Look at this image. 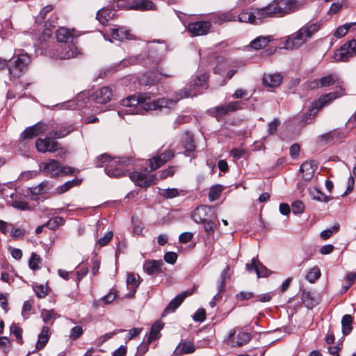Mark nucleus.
I'll return each mask as SVG.
<instances>
[{
  "label": "nucleus",
  "instance_id": "obj_1",
  "mask_svg": "<svg viewBox=\"0 0 356 356\" xmlns=\"http://www.w3.org/2000/svg\"><path fill=\"white\" fill-rule=\"evenodd\" d=\"M208 75L202 74L196 77L189 87L181 90L177 95L175 100L165 98L152 100L147 94H140L138 96H129L122 100L123 108L118 111V115L144 114L148 111H154L161 108H171L179 100L183 98L196 96L207 89Z\"/></svg>",
  "mask_w": 356,
  "mask_h": 356
},
{
  "label": "nucleus",
  "instance_id": "obj_2",
  "mask_svg": "<svg viewBox=\"0 0 356 356\" xmlns=\"http://www.w3.org/2000/svg\"><path fill=\"white\" fill-rule=\"evenodd\" d=\"M322 24L321 20L315 22H309L305 24L286 39L284 47L291 50L299 48L320 30Z\"/></svg>",
  "mask_w": 356,
  "mask_h": 356
},
{
  "label": "nucleus",
  "instance_id": "obj_3",
  "mask_svg": "<svg viewBox=\"0 0 356 356\" xmlns=\"http://www.w3.org/2000/svg\"><path fill=\"white\" fill-rule=\"evenodd\" d=\"M131 158H114L111 159L108 154H103L99 156L95 160L96 167H101V164L108 163L105 168V172L111 177H121L124 176L127 170L125 166L131 163Z\"/></svg>",
  "mask_w": 356,
  "mask_h": 356
},
{
  "label": "nucleus",
  "instance_id": "obj_4",
  "mask_svg": "<svg viewBox=\"0 0 356 356\" xmlns=\"http://www.w3.org/2000/svg\"><path fill=\"white\" fill-rule=\"evenodd\" d=\"M31 57L27 53L16 54L8 60V73L11 79H18L27 70Z\"/></svg>",
  "mask_w": 356,
  "mask_h": 356
},
{
  "label": "nucleus",
  "instance_id": "obj_5",
  "mask_svg": "<svg viewBox=\"0 0 356 356\" xmlns=\"http://www.w3.org/2000/svg\"><path fill=\"white\" fill-rule=\"evenodd\" d=\"M296 2L294 0H275L266 7L264 11L266 18L274 15H283L294 10Z\"/></svg>",
  "mask_w": 356,
  "mask_h": 356
},
{
  "label": "nucleus",
  "instance_id": "obj_6",
  "mask_svg": "<svg viewBox=\"0 0 356 356\" xmlns=\"http://www.w3.org/2000/svg\"><path fill=\"white\" fill-rule=\"evenodd\" d=\"M40 170L50 174L51 177L65 176L72 174L73 169L68 166H60L59 162L54 159H49L40 165Z\"/></svg>",
  "mask_w": 356,
  "mask_h": 356
},
{
  "label": "nucleus",
  "instance_id": "obj_7",
  "mask_svg": "<svg viewBox=\"0 0 356 356\" xmlns=\"http://www.w3.org/2000/svg\"><path fill=\"white\" fill-rule=\"evenodd\" d=\"M356 56V40H349L334 52V59L337 62H347Z\"/></svg>",
  "mask_w": 356,
  "mask_h": 356
},
{
  "label": "nucleus",
  "instance_id": "obj_8",
  "mask_svg": "<svg viewBox=\"0 0 356 356\" xmlns=\"http://www.w3.org/2000/svg\"><path fill=\"white\" fill-rule=\"evenodd\" d=\"M77 47L75 42L59 44L54 52L52 56L57 59H70L75 57L78 54Z\"/></svg>",
  "mask_w": 356,
  "mask_h": 356
},
{
  "label": "nucleus",
  "instance_id": "obj_9",
  "mask_svg": "<svg viewBox=\"0 0 356 356\" xmlns=\"http://www.w3.org/2000/svg\"><path fill=\"white\" fill-rule=\"evenodd\" d=\"M266 18L263 8H257L252 12L243 11L238 15V21L240 22L259 24Z\"/></svg>",
  "mask_w": 356,
  "mask_h": 356
},
{
  "label": "nucleus",
  "instance_id": "obj_10",
  "mask_svg": "<svg viewBox=\"0 0 356 356\" xmlns=\"http://www.w3.org/2000/svg\"><path fill=\"white\" fill-rule=\"evenodd\" d=\"M213 207L211 206L201 205L195 208L191 213L192 219L198 224H201L208 218L214 216Z\"/></svg>",
  "mask_w": 356,
  "mask_h": 356
},
{
  "label": "nucleus",
  "instance_id": "obj_11",
  "mask_svg": "<svg viewBox=\"0 0 356 356\" xmlns=\"http://www.w3.org/2000/svg\"><path fill=\"white\" fill-rule=\"evenodd\" d=\"M129 177L136 185L140 187L146 188L156 183L155 175H147L143 172L134 171L130 173Z\"/></svg>",
  "mask_w": 356,
  "mask_h": 356
},
{
  "label": "nucleus",
  "instance_id": "obj_12",
  "mask_svg": "<svg viewBox=\"0 0 356 356\" xmlns=\"http://www.w3.org/2000/svg\"><path fill=\"white\" fill-rule=\"evenodd\" d=\"M49 136L45 138H38L35 143V147L38 152L45 153L54 152L58 149L59 143Z\"/></svg>",
  "mask_w": 356,
  "mask_h": 356
},
{
  "label": "nucleus",
  "instance_id": "obj_13",
  "mask_svg": "<svg viewBox=\"0 0 356 356\" xmlns=\"http://www.w3.org/2000/svg\"><path fill=\"white\" fill-rule=\"evenodd\" d=\"M193 291H185L178 294L167 305L165 310L162 314V317L168 315L170 313L175 312V310L181 305L185 298L189 296H191Z\"/></svg>",
  "mask_w": 356,
  "mask_h": 356
},
{
  "label": "nucleus",
  "instance_id": "obj_14",
  "mask_svg": "<svg viewBox=\"0 0 356 356\" xmlns=\"http://www.w3.org/2000/svg\"><path fill=\"white\" fill-rule=\"evenodd\" d=\"M211 23L208 21H200L189 23L187 30L191 36H197L207 34L210 29Z\"/></svg>",
  "mask_w": 356,
  "mask_h": 356
},
{
  "label": "nucleus",
  "instance_id": "obj_15",
  "mask_svg": "<svg viewBox=\"0 0 356 356\" xmlns=\"http://www.w3.org/2000/svg\"><path fill=\"white\" fill-rule=\"evenodd\" d=\"M232 275V272H231L230 268L223 269L217 281V289L218 293L213 296V300L217 301L222 298L221 293L225 291L226 284L227 281L231 279Z\"/></svg>",
  "mask_w": 356,
  "mask_h": 356
},
{
  "label": "nucleus",
  "instance_id": "obj_16",
  "mask_svg": "<svg viewBox=\"0 0 356 356\" xmlns=\"http://www.w3.org/2000/svg\"><path fill=\"white\" fill-rule=\"evenodd\" d=\"M174 157V153L171 150H166L157 156H154L151 159H149V164L150 170H156L159 168L161 165L165 163L169 160Z\"/></svg>",
  "mask_w": 356,
  "mask_h": 356
},
{
  "label": "nucleus",
  "instance_id": "obj_17",
  "mask_svg": "<svg viewBox=\"0 0 356 356\" xmlns=\"http://www.w3.org/2000/svg\"><path fill=\"white\" fill-rule=\"evenodd\" d=\"M338 76L335 74H328L325 76L321 77L320 79H316L312 81L309 87L311 89H314L318 87H327L332 86L338 82Z\"/></svg>",
  "mask_w": 356,
  "mask_h": 356
},
{
  "label": "nucleus",
  "instance_id": "obj_18",
  "mask_svg": "<svg viewBox=\"0 0 356 356\" xmlns=\"http://www.w3.org/2000/svg\"><path fill=\"white\" fill-rule=\"evenodd\" d=\"M112 95L111 88L104 86L95 91L92 94V98L96 103L106 104L111 100Z\"/></svg>",
  "mask_w": 356,
  "mask_h": 356
},
{
  "label": "nucleus",
  "instance_id": "obj_19",
  "mask_svg": "<svg viewBox=\"0 0 356 356\" xmlns=\"http://www.w3.org/2000/svg\"><path fill=\"white\" fill-rule=\"evenodd\" d=\"M317 170V164L315 161H309L304 162L301 165L300 170L302 174V178L309 181L314 177L315 171Z\"/></svg>",
  "mask_w": 356,
  "mask_h": 356
},
{
  "label": "nucleus",
  "instance_id": "obj_20",
  "mask_svg": "<svg viewBox=\"0 0 356 356\" xmlns=\"http://www.w3.org/2000/svg\"><path fill=\"white\" fill-rule=\"evenodd\" d=\"M111 34L113 39L121 42L125 40H131L133 38V35L130 33V31L122 26L113 28L111 29Z\"/></svg>",
  "mask_w": 356,
  "mask_h": 356
},
{
  "label": "nucleus",
  "instance_id": "obj_21",
  "mask_svg": "<svg viewBox=\"0 0 356 356\" xmlns=\"http://www.w3.org/2000/svg\"><path fill=\"white\" fill-rule=\"evenodd\" d=\"M56 38L58 42L68 44L74 42V37L72 31L66 28L60 27L56 31Z\"/></svg>",
  "mask_w": 356,
  "mask_h": 356
},
{
  "label": "nucleus",
  "instance_id": "obj_22",
  "mask_svg": "<svg viewBox=\"0 0 356 356\" xmlns=\"http://www.w3.org/2000/svg\"><path fill=\"white\" fill-rule=\"evenodd\" d=\"M343 95V92L342 88H340L339 92H332L324 95H322L318 101L315 103V107H322L324 106L329 103H330L334 99L337 97H341Z\"/></svg>",
  "mask_w": 356,
  "mask_h": 356
},
{
  "label": "nucleus",
  "instance_id": "obj_23",
  "mask_svg": "<svg viewBox=\"0 0 356 356\" xmlns=\"http://www.w3.org/2000/svg\"><path fill=\"white\" fill-rule=\"evenodd\" d=\"M129 8L141 11L156 10L155 4L149 0H132Z\"/></svg>",
  "mask_w": 356,
  "mask_h": 356
},
{
  "label": "nucleus",
  "instance_id": "obj_24",
  "mask_svg": "<svg viewBox=\"0 0 356 356\" xmlns=\"http://www.w3.org/2000/svg\"><path fill=\"white\" fill-rule=\"evenodd\" d=\"M282 81V76L277 73L264 74L263 76L264 84L272 88L279 86Z\"/></svg>",
  "mask_w": 356,
  "mask_h": 356
},
{
  "label": "nucleus",
  "instance_id": "obj_25",
  "mask_svg": "<svg viewBox=\"0 0 356 356\" xmlns=\"http://www.w3.org/2000/svg\"><path fill=\"white\" fill-rule=\"evenodd\" d=\"M195 350V345L193 342L188 341H184L179 343L175 350L176 355H181L183 354H190Z\"/></svg>",
  "mask_w": 356,
  "mask_h": 356
},
{
  "label": "nucleus",
  "instance_id": "obj_26",
  "mask_svg": "<svg viewBox=\"0 0 356 356\" xmlns=\"http://www.w3.org/2000/svg\"><path fill=\"white\" fill-rule=\"evenodd\" d=\"M252 339L250 333L247 332H240L236 338H233L230 341L231 345L234 347H240L248 343Z\"/></svg>",
  "mask_w": 356,
  "mask_h": 356
},
{
  "label": "nucleus",
  "instance_id": "obj_27",
  "mask_svg": "<svg viewBox=\"0 0 356 356\" xmlns=\"http://www.w3.org/2000/svg\"><path fill=\"white\" fill-rule=\"evenodd\" d=\"M272 40L273 38L270 35L258 36L250 42V46L254 50H259L266 47Z\"/></svg>",
  "mask_w": 356,
  "mask_h": 356
},
{
  "label": "nucleus",
  "instance_id": "obj_28",
  "mask_svg": "<svg viewBox=\"0 0 356 356\" xmlns=\"http://www.w3.org/2000/svg\"><path fill=\"white\" fill-rule=\"evenodd\" d=\"M49 329L47 326H43L41 332L38 335V341L35 345V348L38 350H40L44 348L47 342L49 341Z\"/></svg>",
  "mask_w": 356,
  "mask_h": 356
},
{
  "label": "nucleus",
  "instance_id": "obj_29",
  "mask_svg": "<svg viewBox=\"0 0 356 356\" xmlns=\"http://www.w3.org/2000/svg\"><path fill=\"white\" fill-rule=\"evenodd\" d=\"M301 299L308 309H312L318 305V301L309 291L303 290L301 294Z\"/></svg>",
  "mask_w": 356,
  "mask_h": 356
},
{
  "label": "nucleus",
  "instance_id": "obj_30",
  "mask_svg": "<svg viewBox=\"0 0 356 356\" xmlns=\"http://www.w3.org/2000/svg\"><path fill=\"white\" fill-rule=\"evenodd\" d=\"M114 15L115 13L111 10L104 8L97 12L96 18L101 24H105L113 18Z\"/></svg>",
  "mask_w": 356,
  "mask_h": 356
},
{
  "label": "nucleus",
  "instance_id": "obj_31",
  "mask_svg": "<svg viewBox=\"0 0 356 356\" xmlns=\"http://www.w3.org/2000/svg\"><path fill=\"white\" fill-rule=\"evenodd\" d=\"M74 129V128L72 125L62 126L59 128L58 130L49 132L48 135L50 136H54V138H62L72 132Z\"/></svg>",
  "mask_w": 356,
  "mask_h": 356
},
{
  "label": "nucleus",
  "instance_id": "obj_32",
  "mask_svg": "<svg viewBox=\"0 0 356 356\" xmlns=\"http://www.w3.org/2000/svg\"><path fill=\"white\" fill-rule=\"evenodd\" d=\"M353 318L350 314H346L342 317L341 326L343 335H348L353 330Z\"/></svg>",
  "mask_w": 356,
  "mask_h": 356
},
{
  "label": "nucleus",
  "instance_id": "obj_33",
  "mask_svg": "<svg viewBox=\"0 0 356 356\" xmlns=\"http://www.w3.org/2000/svg\"><path fill=\"white\" fill-rule=\"evenodd\" d=\"M309 195L311 197L318 202H327L330 200V197L325 195L318 188L313 187L309 188Z\"/></svg>",
  "mask_w": 356,
  "mask_h": 356
},
{
  "label": "nucleus",
  "instance_id": "obj_34",
  "mask_svg": "<svg viewBox=\"0 0 356 356\" xmlns=\"http://www.w3.org/2000/svg\"><path fill=\"white\" fill-rule=\"evenodd\" d=\"M235 18L236 15L230 10L219 14L216 18L213 19V22L215 24H220L225 22L235 21Z\"/></svg>",
  "mask_w": 356,
  "mask_h": 356
},
{
  "label": "nucleus",
  "instance_id": "obj_35",
  "mask_svg": "<svg viewBox=\"0 0 356 356\" xmlns=\"http://www.w3.org/2000/svg\"><path fill=\"white\" fill-rule=\"evenodd\" d=\"M163 324L159 321L155 322L150 330L149 335L148 337L147 341H152L155 340L159 337V332L163 328Z\"/></svg>",
  "mask_w": 356,
  "mask_h": 356
},
{
  "label": "nucleus",
  "instance_id": "obj_36",
  "mask_svg": "<svg viewBox=\"0 0 356 356\" xmlns=\"http://www.w3.org/2000/svg\"><path fill=\"white\" fill-rule=\"evenodd\" d=\"M10 334L15 337L17 342L22 345L24 343L22 338V328H21L17 324L13 323L10 327Z\"/></svg>",
  "mask_w": 356,
  "mask_h": 356
},
{
  "label": "nucleus",
  "instance_id": "obj_37",
  "mask_svg": "<svg viewBox=\"0 0 356 356\" xmlns=\"http://www.w3.org/2000/svg\"><path fill=\"white\" fill-rule=\"evenodd\" d=\"M224 187L220 184L213 185L210 188L209 193V199L211 202H213L218 200L221 193L222 192Z\"/></svg>",
  "mask_w": 356,
  "mask_h": 356
},
{
  "label": "nucleus",
  "instance_id": "obj_38",
  "mask_svg": "<svg viewBox=\"0 0 356 356\" xmlns=\"http://www.w3.org/2000/svg\"><path fill=\"white\" fill-rule=\"evenodd\" d=\"M81 183V180H79L77 179H74L71 181H66L63 185L60 186L56 188V191L59 194L64 193L69 191L71 188L73 186L79 185Z\"/></svg>",
  "mask_w": 356,
  "mask_h": 356
},
{
  "label": "nucleus",
  "instance_id": "obj_39",
  "mask_svg": "<svg viewBox=\"0 0 356 356\" xmlns=\"http://www.w3.org/2000/svg\"><path fill=\"white\" fill-rule=\"evenodd\" d=\"M201 224L204 226V231L208 234H213L215 230L217 229L219 225V221L217 220L216 222L211 220L210 218H208L205 220V222H202Z\"/></svg>",
  "mask_w": 356,
  "mask_h": 356
},
{
  "label": "nucleus",
  "instance_id": "obj_40",
  "mask_svg": "<svg viewBox=\"0 0 356 356\" xmlns=\"http://www.w3.org/2000/svg\"><path fill=\"white\" fill-rule=\"evenodd\" d=\"M247 270L250 273H255L258 279L267 278L273 274V271L269 268H247Z\"/></svg>",
  "mask_w": 356,
  "mask_h": 356
},
{
  "label": "nucleus",
  "instance_id": "obj_41",
  "mask_svg": "<svg viewBox=\"0 0 356 356\" xmlns=\"http://www.w3.org/2000/svg\"><path fill=\"white\" fill-rule=\"evenodd\" d=\"M63 222L64 220L63 218L60 216H56L54 218L49 219L46 223H44V225L46 226V227H48L51 230H55L59 226L62 225L63 224Z\"/></svg>",
  "mask_w": 356,
  "mask_h": 356
},
{
  "label": "nucleus",
  "instance_id": "obj_42",
  "mask_svg": "<svg viewBox=\"0 0 356 356\" xmlns=\"http://www.w3.org/2000/svg\"><path fill=\"white\" fill-rule=\"evenodd\" d=\"M353 25H356V22L346 23L342 26H339L334 32V35L337 38L343 37Z\"/></svg>",
  "mask_w": 356,
  "mask_h": 356
},
{
  "label": "nucleus",
  "instance_id": "obj_43",
  "mask_svg": "<svg viewBox=\"0 0 356 356\" xmlns=\"http://www.w3.org/2000/svg\"><path fill=\"white\" fill-rule=\"evenodd\" d=\"M209 113L211 115L216 117V118H219L222 115H226L228 113L225 105L218 106L216 107L212 108L209 110Z\"/></svg>",
  "mask_w": 356,
  "mask_h": 356
},
{
  "label": "nucleus",
  "instance_id": "obj_44",
  "mask_svg": "<svg viewBox=\"0 0 356 356\" xmlns=\"http://www.w3.org/2000/svg\"><path fill=\"white\" fill-rule=\"evenodd\" d=\"M52 10L53 6L51 5H47L44 7L40 12L39 15L36 17L35 22L38 24L42 23L45 19L47 15L51 12Z\"/></svg>",
  "mask_w": 356,
  "mask_h": 356
},
{
  "label": "nucleus",
  "instance_id": "obj_45",
  "mask_svg": "<svg viewBox=\"0 0 356 356\" xmlns=\"http://www.w3.org/2000/svg\"><path fill=\"white\" fill-rule=\"evenodd\" d=\"M159 195L165 198H174L179 195V191L177 188L160 189Z\"/></svg>",
  "mask_w": 356,
  "mask_h": 356
},
{
  "label": "nucleus",
  "instance_id": "obj_46",
  "mask_svg": "<svg viewBox=\"0 0 356 356\" xmlns=\"http://www.w3.org/2000/svg\"><path fill=\"white\" fill-rule=\"evenodd\" d=\"M320 268H311L310 270L306 274V279L311 283H314L321 276Z\"/></svg>",
  "mask_w": 356,
  "mask_h": 356
},
{
  "label": "nucleus",
  "instance_id": "obj_47",
  "mask_svg": "<svg viewBox=\"0 0 356 356\" xmlns=\"http://www.w3.org/2000/svg\"><path fill=\"white\" fill-rule=\"evenodd\" d=\"M184 145L186 150L190 152H193L195 149V145L194 144L193 136L189 134L188 133L186 134V138L184 140Z\"/></svg>",
  "mask_w": 356,
  "mask_h": 356
},
{
  "label": "nucleus",
  "instance_id": "obj_48",
  "mask_svg": "<svg viewBox=\"0 0 356 356\" xmlns=\"http://www.w3.org/2000/svg\"><path fill=\"white\" fill-rule=\"evenodd\" d=\"M37 131L35 130V127L33 126H31L26 128L22 134L21 138L23 139H30L33 137L37 136Z\"/></svg>",
  "mask_w": 356,
  "mask_h": 356
},
{
  "label": "nucleus",
  "instance_id": "obj_49",
  "mask_svg": "<svg viewBox=\"0 0 356 356\" xmlns=\"http://www.w3.org/2000/svg\"><path fill=\"white\" fill-rule=\"evenodd\" d=\"M42 259L40 255L32 252L29 260V267H38L39 265L42 264Z\"/></svg>",
  "mask_w": 356,
  "mask_h": 356
},
{
  "label": "nucleus",
  "instance_id": "obj_50",
  "mask_svg": "<svg viewBox=\"0 0 356 356\" xmlns=\"http://www.w3.org/2000/svg\"><path fill=\"white\" fill-rule=\"evenodd\" d=\"M88 272V268H81L78 271L72 270L71 277H72V280L76 282H79L83 279L84 276L87 275Z\"/></svg>",
  "mask_w": 356,
  "mask_h": 356
},
{
  "label": "nucleus",
  "instance_id": "obj_51",
  "mask_svg": "<svg viewBox=\"0 0 356 356\" xmlns=\"http://www.w3.org/2000/svg\"><path fill=\"white\" fill-rule=\"evenodd\" d=\"M113 233L112 232H106V234L103 237L100 238L97 241V245H98L99 247L105 246L111 241V240L113 238Z\"/></svg>",
  "mask_w": 356,
  "mask_h": 356
},
{
  "label": "nucleus",
  "instance_id": "obj_52",
  "mask_svg": "<svg viewBox=\"0 0 356 356\" xmlns=\"http://www.w3.org/2000/svg\"><path fill=\"white\" fill-rule=\"evenodd\" d=\"M83 333L82 327L77 325L72 327L70 330V338L72 340H76L80 337Z\"/></svg>",
  "mask_w": 356,
  "mask_h": 356
},
{
  "label": "nucleus",
  "instance_id": "obj_53",
  "mask_svg": "<svg viewBox=\"0 0 356 356\" xmlns=\"http://www.w3.org/2000/svg\"><path fill=\"white\" fill-rule=\"evenodd\" d=\"M55 312L54 310L43 309L41 313V316L45 323H49L52 319H55Z\"/></svg>",
  "mask_w": 356,
  "mask_h": 356
},
{
  "label": "nucleus",
  "instance_id": "obj_54",
  "mask_svg": "<svg viewBox=\"0 0 356 356\" xmlns=\"http://www.w3.org/2000/svg\"><path fill=\"white\" fill-rule=\"evenodd\" d=\"M292 211L295 214H300L305 210V205L302 202L297 200L292 204Z\"/></svg>",
  "mask_w": 356,
  "mask_h": 356
},
{
  "label": "nucleus",
  "instance_id": "obj_55",
  "mask_svg": "<svg viewBox=\"0 0 356 356\" xmlns=\"http://www.w3.org/2000/svg\"><path fill=\"white\" fill-rule=\"evenodd\" d=\"M33 291L37 297L40 298H44L47 295V289L42 284L34 286Z\"/></svg>",
  "mask_w": 356,
  "mask_h": 356
},
{
  "label": "nucleus",
  "instance_id": "obj_56",
  "mask_svg": "<svg viewBox=\"0 0 356 356\" xmlns=\"http://www.w3.org/2000/svg\"><path fill=\"white\" fill-rule=\"evenodd\" d=\"M12 206L14 208L22 211H26L29 209V204L25 201L15 200L12 202Z\"/></svg>",
  "mask_w": 356,
  "mask_h": 356
},
{
  "label": "nucleus",
  "instance_id": "obj_57",
  "mask_svg": "<svg viewBox=\"0 0 356 356\" xmlns=\"http://www.w3.org/2000/svg\"><path fill=\"white\" fill-rule=\"evenodd\" d=\"M193 318L196 322H203L206 318V312L204 309H198L194 314Z\"/></svg>",
  "mask_w": 356,
  "mask_h": 356
},
{
  "label": "nucleus",
  "instance_id": "obj_58",
  "mask_svg": "<svg viewBox=\"0 0 356 356\" xmlns=\"http://www.w3.org/2000/svg\"><path fill=\"white\" fill-rule=\"evenodd\" d=\"M127 285L130 287V289H133L134 290H135L138 286L136 275L132 273L128 275L127 278Z\"/></svg>",
  "mask_w": 356,
  "mask_h": 356
},
{
  "label": "nucleus",
  "instance_id": "obj_59",
  "mask_svg": "<svg viewBox=\"0 0 356 356\" xmlns=\"http://www.w3.org/2000/svg\"><path fill=\"white\" fill-rule=\"evenodd\" d=\"M32 309L31 303L29 301H25L23 304L22 315L24 319H27L29 317L30 312Z\"/></svg>",
  "mask_w": 356,
  "mask_h": 356
},
{
  "label": "nucleus",
  "instance_id": "obj_60",
  "mask_svg": "<svg viewBox=\"0 0 356 356\" xmlns=\"http://www.w3.org/2000/svg\"><path fill=\"white\" fill-rule=\"evenodd\" d=\"M241 103L239 101L232 102L228 103L227 104H225L228 113L241 109Z\"/></svg>",
  "mask_w": 356,
  "mask_h": 356
},
{
  "label": "nucleus",
  "instance_id": "obj_61",
  "mask_svg": "<svg viewBox=\"0 0 356 356\" xmlns=\"http://www.w3.org/2000/svg\"><path fill=\"white\" fill-rule=\"evenodd\" d=\"M176 168L175 166H169L166 170L160 172L159 178L165 179L168 177H172L175 172Z\"/></svg>",
  "mask_w": 356,
  "mask_h": 356
},
{
  "label": "nucleus",
  "instance_id": "obj_62",
  "mask_svg": "<svg viewBox=\"0 0 356 356\" xmlns=\"http://www.w3.org/2000/svg\"><path fill=\"white\" fill-rule=\"evenodd\" d=\"M177 259V254L175 252H168L164 255L165 261L169 264H174Z\"/></svg>",
  "mask_w": 356,
  "mask_h": 356
},
{
  "label": "nucleus",
  "instance_id": "obj_63",
  "mask_svg": "<svg viewBox=\"0 0 356 356\" xmlns=\"http://www.w3.org/2000/svg\"><path fill=\"white\" fill-rule=\"evenodd\" d=\"M245 153L246 151L244 149L234 148L231 150L230 155L236 159H239L242 158Z\"/></svg>",
  "mask_w": 356,
  "mask_h": 356
},
{
  "label": "nucleus",
  "instance_id": "obj_64",
  "mask_svg": "<svg viewBox=\"0 0 356 356\" xmlns=\"http://www.w3.org/2000/svg\"><path fill=\"white\" fill-rule=\"evenodd\" d=\"M280 120L276 118L274 119L272 122H270L268 124V134L270 135L275 134L277 129L278 126L280 125Z\"/></svg>",
  "mask_w": 356,
  "mask_h": 356
}]
</instances>
